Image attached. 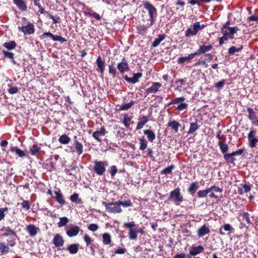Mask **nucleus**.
<instances>
[{
    "mask_svg": "<svg viewBox=\"0 0 258 258\" xmlns=\"http://www.w3.org/2000/svg\"><path fill=\"white\" fill-rule=\"evenodd\" d=\"M143 7L148 12L149 16V21L150 22V26H151L156 21L158 16L157 10L152 4L147 1L143 2Z\"/></svg>",
    "mask_w": 258,
    "mask_h": 258,
    "instance_id": "obj_1",
    "label": "nucleus"
},
{
    "mask_svg": "<svg viewBox=\"0 0 258 258\" xmlns=\"http://www.w3.org/2000/svg\"><path fill=\"white\" fill-rule=\"evenodd\" d=\"M93 171L98 176H102L106 171V167L108 166V163L106 161L94 160Z\"/></svg>",
    "mask_w": 258,
    "mask_h": 258,
    "instance_id": "obj_2",
    "label": "nucleus"
},
{
    "mask_svg": "<svg viewBox=\"0 0 258 258\" xmlns=\"http://www.w3.org/2000/svg\"><path fill=\"white\" fill-rule=\"evenodd\" d=\"M168 200L173 202L177 206L183 201V197L180 192L179 187H177L170 192Z\"/></svg>",
    "mask_w": 258,
    "mask_h": 258,
    "instance_id": "obj_3",
    "label": "nucleus"
},
{
    "mask_svg": "<svg viewBox=\"0 0 258 258\" xmlns=\"http://www.w3.org/2000/svg\"><path fill=\"white\" fill-rule=\"evenodd\" d=\"M102 204L106 208L107 211L109 213H121L122 210L120 208L118 201L115 202L107 203L106 202H102Z\"/></svg>",
    "mask_w": 258,
    "mask_h": 258,
    "instance_id": "obj_4",
    "label": "nucleus"
},
{
    "mask_svg": "<svg viewBox=\"0 0 258 258\" xmlns=\"http://www.w3.org/2000/svg\"><path fill=\"white\" fill-rule=\"evenodd\" d=\"M124 227L128 229V236L131 240H136L137 238V226L134 222L124 223Z\"/></svg>",
    "mask_w": 258,
    "mask_h": 258,
    "instance_id": "obj_5",
    "label": "nucleus"
},
{
    "mask_svg": "<svg viewBox=\"0 0 258 258\" xmlns=\"http://www.w3.org/2000/svg\"><path fill=\"white\" fill-rule=\"evenodd\" d=\"M248 145L251 148H254L258 143V136H256V130H251L247 135Z\"/></svg>",
    "mask_w": 258,
    "mask_h": 258,
    "instance_id": "obj_6",
    "label": "nucleus"
},
{
    "mask_svg": "<svg viewBox=\"0 0 258 258\" xmlns=\"http://www.w3.org/2000/svg\"><path fill=\"white\" fill-rule=\"evenodd\" d=\"M205 26L204 25H200L199 22H196L193 25V29L188 28L185 31V35L186 37L196 35L198 32L203 29Z\"/></svg>",
    "mask_w": 258,
    "mask_h": 258,
    "instance_id": "obj_7",
    "label": "nucleus"
},
{
    "mask_svg": "<svg viewBox=\"0 0 258 258\" xmlns=\"http://www.w3.org/2000/svg\"><path fill=\"white\" fill-rule=\"evenodd\" d=\"M46 37L50 38L54 41H59L61 43H63L67 41L65 38L59 35H54L49 32H45L39 36L40 40H43Z\"/></svg>",
    "mask_w": 258,
    "mask_h": 258,
    "instance_id": "obj_8",
    "label": "nucleus"
},
{
    "mask_svg": "<svg viewBox=\"0 0 258 258\" xmlns=\"http://www.w3.org/2000/svg\"><path fill=\"white\" fill-rule=\"evenodd\" d=\"M18 29L19 31H21L24 35H32L35 32V27L32 23H28L25 26L19 27Z\"/></svg>",
    "mask_w": 258,
    "mask_h": 258,
    "instance_id": "obj_9",
    "label": "nucleus"
},
{
    "mask_svg": "<svg viewBox=\"0 0 258 258\" xmlns=\"http://www.w3.org/2000/svg\"><path fill=\"white\" fill-rule=\"evenodd\" d=\"M117 68L121 74L129 70L128 62L125 57H123L121 61L117 64Z\"/></svg>",
    "mask_w": 258,
    "mask_h": 258,
    "instance_id": "obj_10",
    "label": "nucleus"
},
{
    "mask_svg": "<svg viewBox=\"0 0 258 258\" xmlns=\"http://www.w3.org/2000/svg\"><path fill=\"white\" fill-rule=\"evenodd\" d=\"M52 243L56 247H60L63 246L64 243V240L62 236L60 234H56L52 239Z\"/></svg>",
    "mask_w": 258,
    "mask_h": 258,
    "instance_id": "obj_11",
    "label": "nucleus"
},
{
    "mask_svg": "<svg viewBox=\"0 0 258 258\" xmlns=\"http://www.w3.org/2000/svg\"><path fill=\"white\" fill-rule=\"evenodd\" d=\"M80 230V228L78 226H71L66 229V234L69 237H72L77 236Z\"/></svg>",
    "mask_w": 258,
    "mask_h": 258,
    "instance_id": "obj_12",
    "label": "nucleus"
},
{
    "mask_svg": "<svg viewBox=\"0 0 258 258\" xmlns=\"http://www.w3.org/2000/svg\"><path fill=\"white\" fill-rule=\"evenodd\" d=\"M213 48V45L210 44L208 45H201L199 46V49L194 52L195 56L200 55L202 54L206 53L207 52L209 51Z\"/></svg>",
    "mask_w": 258,
    "mask_h": 258,
    "instance_id": "obj_13",
    "label": "nucleus"
},
{
    "mask_svg": "<svg viewBox=\"0 0 258 258\" xmlns=\"http://www.w3.org/2000/svg\"><path fill=\"white\" fill-rule=\"evenodd\" d=\"M26 230L30 237H33L36 235L40 229L34 224H29L26 226Z\"/></svg>",
    "mask_w": 258,
    "mask_h": 258,
    "instance_id": "obj_14",
    "label": "nucleus"
},
{
    "mask_svg": "<svg viewBox=\"0 0 258 258\" xmlns=\"http://www.w3.org/2000/svg\"><path fill=\"white\" fill-rule=\"evenodd\" d=\"M13 2L21 12H25L27 10V4L25 0H13Z\"/></svg>",
    "mask_w": 258,
    "mask_h": 258,
    "instance_id": "obj_15",
    "label": "nucleus"
},
{
    "mask_svg": "<svg viewBox=\"0 0 258 258\" xmlns=\"http://www.w3.org/2000/svg\"><path fill=\"white\" fill-rule=\"evenodd\" d=\"M106 133L107 132L104 126H102L99 130H97L93 133L92 137L98 142H101L102 140L100 137L104 136Z\"/></svg>",
    "mask_w": 258,
    "mask_h": 258,
    "instance_id": "obj_16",
    "label": "nucleus"
},
{
    "mask_svg": "<svg viewBox=\"0 0 258 258\" xmlns=\"http://www.w3.org/2000/svg\"><path fill=\"white\" fill-rule=\"evenodd\" d=\"M204 249V247L202 245H192L189 247L188 251L191 255L195 256L202 252Z\"/></svg>",
    "mask_w": 258,
    "mask_h": 258,
    "instance_id": "obj_17",
    "label": "nucleus"
},
{
    "mask_svg": "<svg viewBox=\"0 0 258 258\" xmlns=\"http://www.w3.org/2000/svg\"><path fill=\"white\" fill-rule=\"evenodd\" d=\"M239 29L237 27H233L227 28V29L221 30L222 33H225L228 36L230 39L234 38L233 35L236 33Z\"/></svg>",
    "mask_w": 258,
    "mask_h": 258,
    "instance_id": "obj_18",
    "label": "nucleus"
},
{
    "mask_svg": "<svg viewBox=\"0 0 258 258\" xmlns=\"http://www.w3.org/2000/svg\"><path fill=\"white\" fill-rule=\"evenodd\" d=\"M142 76V74L137 73L134 74L133 77L129 78L127 75L124 76V80L129 83L135 84L139 82V79Z\"/></svg>",
    "mask_w": 258,
    "mask_h": 258,
    "instance_id": "obj_19",
    "label": "nucleus"
},
{
    "mask_svg": "<svg viewBox=\"0 0 258 258\" xmlns=\"http://www.w3.org/2000/svg\"><path fill=\"white\" fill-rule=\"evenodd\" d=\"M96 63L97 66V68L96 69L97 71L100 72L101 74H103L105 71V63L104 60L102 59L100 56H99L97 57Z\"/></svg>",
    "mask_w": 258,
    "mask_h": 258,
    "instance_id": "obj_20",
    "label": "nucleus"
},
{
    "mask_svg": "<svg viewBox=\"0 0 258 258\" xmlns=\"http://www.w3.org/2000/svg\"><path fill=\"white\" fill-rule=\"evenodd\" d=\"M162 86L161 83L159 82L153 83L152 85L145 90V92L147 94L150 93H156L158 91L159 88Z\"/></svg>",
    "mask_w": 258,
    "mask_h": 258,
    "instance_id": "obj_21",
    "label": "nucleus"
},
{
    "mask_svg": "<svg viewBox=\"0 0 258 258\" xmlns=\"http://www.w3.org/2000/svg\"><path fill=\"white\" fill-rule=\"evenodd\" d=\"M223 230L228 232V234H231L233 232L234 228L230 224H225L219 229V233L220 235L222 236L225 235V233Z\"/></svg>",
    "mask_w": 258,
    "mask_h": 258,
    "instance_id": "obj_22",
    "label": "nucleus"
},
{
    "mask_svg": "<svg viewBox=\"0 0 258 258\" xmlns=\"http://www.w3.org/2000/svg\"><path fill=\"white\" fill-rule=\"evenodd\" d=\"M54 194L55 197L53 198L55 199L56 201L60 205L63 206L66 204V202L63 198V196L60 190L58 191H54Z\"/></svg>",
    "mask_w": 258,
    "mask_h": 258,
    "instance_id": "obj_23",
    "label": "nucleus"
},
{
    "mask_svg": "<svg viewBox=\"0 0 258 258\" xmlns=\"http://www.w3.org/2000/svg\"><path fill=\"white\" fill-rule=\"evenodd\" d=\"M210 232V228L206 225H204L198 229L197 235L199 237H201L206 234H209Z\"/></svg>",
    "mask_w": 258,
    "mask_h": 258,
    "instance_id": "obj_24",
    "label": "nucleus"
},
{
    "mask_svg": "<svg viewBox=\"0 0 258 258\" xmlns=\"http://www.w3.org/2000/svg\"><path fill=\"white\" fill-rule=\"evenodd\" d=\"M242 187L238 188V192L239 195H243L244 193H247L251 190L252 185L249 184H241Z\"/></svg>",
    "mask_w": 258,
    "mask_h": 258,
    "instance_id": "obj_25",
    "label": "nucleus"
},
{
    "mask_svg": "<svg viewBox=\"0 0 258 258\" xmlns=\"http://www.w3.org/2000/svg\"><path fill=\"white\" fill-rule=\"evenodd\" d=\"M195 56H196L194 53H191L190 54H189L187 56H181L178 57V58L177 60V62L179 64L183 63L186 61L189 62L191 59H194Z\"/></svg>",
    "mask_w": 258,
    "mask_h": 258,
    "instance_id": "obj_26",
    "label": "nucleus"
},
{
    "mask_svg": "<svg viewBox=\"0 0 258 258\" xmlns=\"http://www.w3.org/2000/svg\"><path fill=\"white\" fill-rule=\"evenodd\" d=\"M77 137L74 136V145L75 146V149L79 155H81L83 153V146L82 143H80L78 141L76 140Z\"/></svg>",
    "mask_w": 258,
    "mask_h": 258,
    "instance_id": "obj_27",
    "label": "nucleus"
},
{
    "mask_svg": "<svg viewBox=\"0 0 258 258\" xmlns=\"http://www.w3.org/2000/svg\"><path fill=\"white\" fill-rule=\"evenodd\" d=\"M199 188L197 182H191L187 188L188 192L191 195H194Z\"/></svg>",
    "mask_w": 258,
    "mask_h": 258,
    "instance_id": "obj_28",
    "label": "nucleus"
},
{
    "mask_svg": "<svg viewBox=\"0 0 258 258\" xmlns=\"http://www.w3.org/2000/svg\"><path fill=\"white\" fill-rule=\"evenodd\" d=\"M144 134L147 136L149 141L152 142L156 138V135L153 131L150 130H146L144 131Z\"/></svg>",
    "mask_w": 258,
    "mask_h": 258,
    "instance_id": "obj_29",
    "label": "nucleus"
},
{
    "mask_svg": "<svg viewBox=\"0 0 258 258\" xmlns=\"http://www.w3.org/2000/svg\"><path fill=\"white\" fill-rule=\"evenodd\" d=\"M218 145L219 146L220 150L221 152L225 154L227 153V151L229 149L228 145L225 143V141L223 140V141L219 142L218 143Z\"/></svg>",
    "mask_w": 258,
    "mask_h": 258,
    "instance_id": "obj_30",
    "label": "nucleus"
},
{
    "mask_svg": "<svg viewBox=\"0 0 258 258\" xmlns=\"http://www.w3.org/2000/svg\"><path fill=\"white\" fill-rule=\"evenodd\" d=\"M168 126L170 127L175 133L178 131V128L181 126V124L175 120L169 121L168 123Z\"/></svg>",
    "mask_w": 258,
    "mask_h": 258,
    "instance_id": "obj_31",
    "label": "nucleus"
},
{
    "mask_svg": "<svg viewBox=\"0 0 258 258\" xmlns=\"http://www.w3.org/2000/svg\"><path fill=\"white\" fill-rule=\"evenodd\" d=\"M134 103L135 101L133 100H132L127 103H123L120 106L119 108L117 109V111H120L121 110H127L131 108L134 104Z\"/></svg>",
    "mask_w": 258,
    "mask_h": 258,
    "instance_id": "obj_32",
    "label": "nucleus"
},
{
    "mask_svg": "<svg viewBox=\"0 0 258 258\" xmlns=\"http://www.w3.org/2000/svg\"><path fill=\"white\" fill-rule=\"evenodd\" d=\"M166 37V35L165 34H163L161 35H159L158 38H156L154 41L152 43V46L153 47H156L159 45L160 42L163 40Z\"/></svg>",
    "mask_w": 258,
    "mask_h": 258,
    "instance_id": "obj_33",
    "label": "nucleus"
},
{
    "mask_svg": "<svg viewBox=\"0 0 258 258\" xmlns=\"http://www.w3.org/2000/svg\"><path fill=\"white\" fill-rule=\"evenodd\" d=\"M70 200L72 203H76L77 204H82L83 201L81 199L79 198V194L77 193H74L70 196Z\"/></svg>",
    "mask_w": 258,
    "mask_h": 258,
    "instance_id": "obj_34",
    "label": "nucleus"
},
{
    "mask_svg": "<svg viewBox=\"0 0 258 258\" xmlns=\"http://www.w3.org/2000/svg\"><path fill=\"white\" fill-rule=\"evenodd\" d=\"M223 158L226 162L229 164H234L236 159L232 155L231 153H226L224 154Z\"/></svg>",
    "mask_w": 258,
    "mask_h": 258,
    "instance_id": "obj_35",
    "label": "nucleus"
},
{
    "mask_svg": "<svg viewBox=\"0 0 258 258\" xmlns=\"http://www.w3.org/2000/svg\"><path fill=\"white\" fill-rule=\"evenodd\" d=\"M3 46L8 50H13L16 48L17 44L15 41L11 40L5 42Z\"/></svg>",
    "mask_w": 258,
    "mask_h": 258,
    "instance_id": "obj_36",
    "label": "nucleus"
},
{
    "mask_svg": "<svg viewBox=\"0 0 258 258\" xmlns=\"http://www.w3.org/2000/svg\"><path fill=\"white\" fill-rule=\"evenodd\" d=\"M11 164L9 162L4 161L2 162V166L1 170L4 172H9L10 168H11Z\"/></svg>",
    "mask_w": 258,
    "mask_h": 258,
    "instance_id": "obj_37",
    "label": "nucleus"
},
{
    "mask_svg": "<svg viewBox=\"0 0 258 258\" xmlns=\"http://www.w3.org/2000/svg\"><path fill=\"white\" fill-rule=\"evenodd\" d=\"M108 72L112 75V78L116 77L117 71L116 67L114 66V62H111V64L109 65Z\"/></svg>",
    "mask_w": 258,
    "mask_h": 258,
    "instance_id": "obj_38",
    "label": "nucleus"
},
{
    "mask_svg": "<svg viewBox=\"0 0 258 258\" xmlns=\"http://www.w3.org/2000/svg\"><path fill=\"white\" fill-rule=\"evenodd\" d=\"M79 245L78 244H71L68 247L67 250H68L71 254H76L79 251Z\"/></svg>",
    "mask_w": 258,
    "mask_h": 258,
    "instance_id": "obj_39",
    "label": "nucleus"
},
{
    "mask_svg": "<svg viewBox=\"0 0 258 258\" xmlns=\"http://www.w3.org/2000/svg\"><path fill=\"white\" fill-rule=\"evenodd\" d=\"M149 121L148 117L146 116H144L141 118V120L137 123L136 130H140Z\"/></svg>",
    "mask_w": 258,
    "mask_h": 258,
    "instance_id": "obj_40",
    "label": "nucleus"
},
{
    "mask_svg": "<svg viewBox=\"0 0 258 258\" xmlns=\"http://www.w3.org/2000/svg\"><path fill=\"white\" fill-rule=\"evenodd\" d=\"M199 128V125L197 124V122H190V126L188 131H187V134H193L195 132L196 130H197Z\"/></svg>",
    "mask_w": 258,
    "mask_h": 258,
    "instance_id": "obj_41",
    "label": "nucleus"
},
{
    "mask_svg": "<svg viewBox=\"0 0 258 258\" xmlns=\"http://www.w3.org/2000/svg\"><path fill=\"white\" fill-rule=\"evenodd\" d=\"M175 166L174 164H172L160 171V174L162 175H166L167 174H171L172 173V170L175 169Z\"/></svg>",
    "mask_w": 258,
    "mask_h": 258,
    "instance_id": "obj_42",
    "label": "nucleus"
},
{
    "mask_svg": "<svg viewBox=\"0 0 258 258\" xmlns=\"http://www.w3.org/2000/svg\"><path fill=\"white\" fill-rule=\"evenodd\" d=\"M70 141V138L66 134L60 136L58 139V142L62 144H68Z\"/></svg>",
    "mask_w": 258,
    "mask_h": 258,
    "instance_id": "obj_43",
    "label": "nucleus"
},
{
    "mask_svg": "<svg viewBox=\"0 0 258 258\" xmlns=\"http://www.w3.org/2000/svg\"><path fill=\"white\" fill-rule=\"evenodd\" d=\"M103 243L105 245L109 244L111 242L110 235L108 233L102 234Z\"/></svg>",
    "mask_w": 258,
    "mask_h": 258,
    "instance_id": "obj_44",
    "label": "nucleus"
},
{
    "mask_svg": "<svg viewBox=\"0 0 258 258\" xmlns=\"http://www.w3.org/2000/svg\"><path fill=\"white\" fill-rule=\"evenodd\" d=\"M247 112L248 113V117L250 120H254L256 119V113L250 107L247 108Z\"/></svg>",
    "mask_w": 258,
    "mask_h": 258,
    "instance_id": "obj_45",
    "label": "nucleus"
},
{
    "mask_svg": "<svg viewBox=\"0 0 258 258\" xmlns=\"http://www.w3.org/2000/svg\"><path fill=\"white\" fill-rule=\"evenodd\" d=\"M41 148L37 145H33L30 149V153L32 155H36L40 151Z\"/></svg>",
    "mask_w": 258,
    "mask_h": 258,
    "instance_id": "obj_46",
    "label": "nucleus"
},
{
    "mask_svg": "<svg viewBox=\"0 0 258 258\" xmlns=\"http://www.w3.org/2000/svg\"><path fill=\"white\" fill-rule=\"evenodd\" d=\"M4 236H16V233L12 229H11L9 227H6L5 229V233L3 234Z\"/></svg>",
    "mask_w": 258,
    "mask_h": 258,
    "instance_id": "obj_47",
    "label": "nucleus"
},
{
    "mask_svg": "<svg viewBox=\"0 0 258 258\" xmlns=\"http://www.w3.org/2000/svg\"><path fill=\"white\" fill-rule=\"evenodd\" d=\"M2 52L5 57H7L12 59V62L14 64H16V61L14 60V54L13 52H9L4 50H3Z\"/></svg>",
    "mask_w": 258,
    "mask_h": 258,
    "instance_id": "obj_48",
    "label": "nucleus"
},
{
    "mask_svg": "<svg viewBox=\"0 0 258 258\" xmlns=\"http://www.w3.org/2000/svg\"><path fill=\"white\" fill-rule=\"evenodd\" d=\"M243 49V46L237 48L235 46H232L228 49V52L230 55L234 54L236 52H240Z\"/></svg>",
    "mask_w": 258,
    "mask_h": 258,
    "instance_id": "obj_49",
    "label": "nucleus"
},
{
    "mask_svg": "<svg viewBox=\"0 0 258 258\" xmlns=\"http://www.w3.org/2000/svg\"><path fill=\"white\" fill-rule=\"evenodd\" d=\"M186 78L178 79H177L175 81V83H180V85L177 86L175 88V90L180 91H181V88L182 87V85H184L186 84Z\"/></svg>",
    "mask_w": 258,
    "mask_h": 258,
    "instance_id": "obj_50",
    "label": "nucleus"
},
{
    "mask_svg": "<svg viewBox=\"0 0 258 258\" xmlns=\"http://www.w3.org/2000/svg\"><path fill=\"white\" fill-rule=\"evenodd\" d=\"M138 139L140 142V150L144 151L147 147V141L143 137Z\"/></svg>",
    "mask_w": 258,
    "mask_h": 258,
    "instance_id": "obj_51",
    "label": "nucleus"
},
{
    "mask_svg": "<svg viewBox=\"0 0 258 258\" xmlns=\"http://www.w3.org/2000/svg\"><path fill=\"white\" fill-rule=\"evenodd\" d=\"M12 151L15 152L19 157L21 158H23L26 156L25 153L17 147H14L12 149Z\"/></svg>",
    "mask_w": 258,
    "mask_h": 258,
    "instance_id": "obj_52",
    "label": "nucleus"
},
{
    "mask_svg": "<svg viewBox=\"0 0 258 258\" xmlns=\"http://www.w3.org/2000/svg\"><path fill=\"white\" fill-rule=\"evenodd\" d=\"M34 5L38 7L39 8V11L38 12L41 14H45L47 11H46L42 7L41 4H40V0H34Z\"/></svg>",
    "mask_w": 258,
    "mask_h": 258,
    "instance_id": "obj_53",
    "label": "nucleus"
},
{
    "mask_svg": "<svg viewBox=\"0 0 258 258\" xmlns=\"http://www.w3.org/2000/svg\"><path fill=\"white\" fill-rule=\"evenodd\" d=\"M69 222V219L66 217L60 218L59 221L57 223L58 227H62L66 226Z\"/></svg>",
    "mask_w": 258,
    "mask_h": 258,
    "instance_id": "obj_54",
    "label": "nucleus"
},
{
    "mask_svg": "<svg viewBox=\"0 0 258 258\" xmlns=\"http://www.w3.org/2000/svg\"><path fill=\"white\" fill-rule=\"evenodd\" d=\"M52 20L53 23H60L61 22L60 18L59 16H53L48 12H46V13Z\"/></svg>",
    "mask_w": 258,
    "mask_h": 258,
    "instance_id": "obj_55",
    "label": "nucleus"
},
{
    "mask_svg": "<svg viewBox=\"0 0 258 258\" xmlns=\"http://www.w3.org/2000/svg\"><path fill=\"white\" fill-rule=\"evenodd\" d=\"M118 204L120 206H122L124 207H129L133 205V203L130 200H127L124 201H118Z\"/></svg>",
    "mask_w": 258,
    "mask_h": 258,
    "instance_id": "obj_56",
    "label": "nucleus"
},
{
    "mask_svg": "<svg viewBox=\"0 0 258 258\" xmlns=\"http://www.w3.org/2000/svg\"><path fill=\"white\" fill-rule=\"evenodd\" d=\"M83 239L85 242L87 246H89L91 245L93 241V239L86 233L84 234Z\"/></svg>",
    "mask_w": 258,
    "mask_h": 258,
    "instance_id": "obj_57",
    "label": "nucleus"
},
{
    "mask_svg": "<svg viewBox=\"0 0 258 258\" xmlns=\"http://www.w3.org/2000/svg\"><path fill=\"white\" fill-rule=\"evenodd\" d=\"M9 250V246L4 245L3 243H0V252L2 254L7 253Z\"/></svg>",
    "mask_w": 258,
    "mask_h": 258,
    "instance_id": "obj_58",
    "label": "nucleus"
},
{
    "mask_svg": "<svg viewBox=\"0 0 258 258\" xmlns=\"http://www.w3.org/2000/svg\"><path fill=\"white\" fill-rule=\"evenodd\" d=\"M46 168L47 171H49L51 172L53 170H55V163L52 161H50L49 163H47L45 164Z\"/></svg>",
    "mask_w": 258,
    "mask_h": 258,
    "instance_id": "obj_59",
    "label": "nucleus"
},
{
    "mask_svg": "<svg viewBox=\"0 0 258 258\" xmlns=\"http://www.w3.org/2000/svg\"><path fill=\"white\" fill-rule=\"evenodd\" d=\"M109 173L112 177H114L117 172V168L116 166H111L109 169Z\"/></svg>",
    "mask_w": 258,
    "mask_h": 258,
    "instance_id": "obj_60",
    "label": "nucleus"
},
{
    "mask_svg": "<svg viewBox=\"0 0 258 258\" xmlns=\"http://www.w3.org/2000/svg\"><path fill=\"white\" fill-rule=\"evenodd\" d=\"M131 120V117H128V114H126L124 116L122 122L125 127H127L129 126L130 124L128 122L130 121Z\"/></svg>",
    "mask_w": 258,
    "mask_h": 258,
    "instance_id": "obj_61",
    "label": "nucleus"
},
{
    "mask_svg": "<svg viewBox=\"0 0 258 258\" xmlns=\"http://www.w3.org/2000/svg\"><path fill=\"white\" fill-rule=\"evenodd\" d=\"M8 208L6 207L0 208V221L3 220L5 217V212L8 211Z\"/></svg>",
    "mask_w": 258,
    "mask_h": 258,
    "instance_id": "obj_62",
    "label": "nucleus"
},
{
    "mask_svg": "<svg viewBox=\"0 0 258 258\" xmlns=\"http://www.w3.org/2000/svg\"><path fill=\"white\" fill-rule=\"evenodd\" d=\"M188 108V104L186 103L181 102L176 107V109L178 110H183L187 109Z\"/></svg>",
    "mask_w": 258,
    "mask_h": 258,
    "instance_id": "obj_63",
    "label": "nucleus"
},
{
    "mask_svg": "<svg viewBox=\"0 0 258 258\" xmlns=\"http://www.w3.org/2000/svg\"><path fill=\"white\" fill-rule=\"evenodd\" d=\"M88 229L92 232H95L99 229V226L97 224H91L88 226Z\"/></svg>",
    "mask_w": 258,
    "mask_h": 258,
    "instance_id": "obj_64",
    "label": "nucleus"
}]
</instances>
